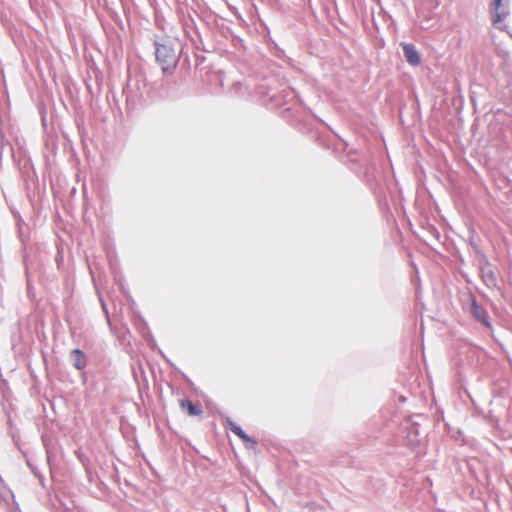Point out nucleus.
<instances>
[{
  "label": "nucleus",
  "instance_id": "5",
  "mask_svg": "<svg viewBox=\"0 0 512 512\" xmlns=\"http://www.w3.org/2000/svg\"><path fill=\"white\" fill-rule=\"evenodd\" d=\"M180 406L190 416H198L202 413L201 408H199L197 405H195L188 399L181 400Z\"/></svg>",
  "mask_w": 512,
  "mask_h": 512
},
{
  "label": "nucleus",
  "instance_id": "7",
  "mask_svg": "<svg viewBox=\"0 0 512 512\" xmlns=\"http://www.w3.org/2000/svg\"><path fill=\"white\" fill-rule=\"evenodd\" d=\"M506 16H507V13H501L499 11H495L493 19H492V23L494 25H497L500 22H502L505 19Z\"/></svg>",
  "mask_w": 512,
  "mask_h": 512
},
{
  "label": "nucleus",
  "instance_id": "9",
  "mask_svg": "<svg viewBox=\"0 0 512 512\" xmlns=\"http://www.w3.org/2000/svg\"><path fill=\"white\" fill-rule=\"evenodd\" d=\"M482 323H484L485 325H489V323L486 321V318L484 317L483 319H481Z\"/></svg>",
  "mask_w": 512,
  "mask_h": 512
},
{
  "label": "nucleus",
  "instance_id": "2",
  "mask_svg": "<svg viewBox=\"0 0 512 512\" xmlns=\"http://www.w3.org/2000/svg\"><path fill=\"white\" fill-rule=\"evenodd\" d=\"M228 427L229 429L235 434L237 435L243 442L244 444L246 445L247 448L249 449H255L256 448V445H257V442L252 439L251 437H249L242 429L241 427H239L237 424H235L234 422L232 421H228Z\"/></svg>",
  "mask_w": 512,
  "mask_h": 512
},
{
  "label": "nucleus",
  "instance_id": "8",
  "mask_svg": "<svg viewBox=\"0 0 512 512\" xmlns=\"http://www.w3.org/2000/svg\"><path fill=\"white\" fill-rule=\"evenodd\" d=\"M503 1L504 0H495L494 1V10L495 11H499V9L501 8V6L503 4Z\"/></svg>",
  "mask_w": 512,
  "mask_h": 512
},
{
  "label": "nucleus",
  "instance_id": "6",
  "mask_svg": "<svg viewBox=\"0 0 512 512\" xmlns=\"http://www.w3.org/2000/svg\"><path fill=\"white\" fill-rule=\"evenodd\" d=\"M73 356H74V366L79 370L83 369L86 366L85 354L81 350L75 349L73 351Z\"/></svg>",
  "mask_w": 512,
  "mask_h": 512
},
{
  "label": "nucleus",
  "instance_id": "1",
  "mask_svg": "<svg viewBox=\"0 0 512 512\" xmlns=\"http://www.w3.org/2000/svg\"><path fill=\"white\" fill-rule=\"evenodd\" d=\"M156 60L163 72H168L175 68L178 56L170 42H163L157 45Z\"/></svg>",
  "mask_w": 512,
  "mask_h": 512
},
{
  "label": "nucleus",
  "instance_id": "3",
  "mask_svg": "<svg viewBox=\"0 0 512 512\" xmlns=\"http://www.w3.org/2000/svg\"><path fill=\"white\" fill-rule=\"evenodd\" d=\"M228 427L229 429L235 434L237 435L243 442L244 444L246 445L247 448L249 449H255L256 448V445H257V442L252 439L251 437H249L242 429L241 427H239L237 424H235L234 422L232 421H228Z\"/></svg>",
  "mask_w": 512,
  "mask_h": 512
},
{
  "label": "nucleus",
  "instance_id": "4",
  "mask_svg": "<svg viewBox=\"0 0 512 512\" xmlns=\"http://www.w3.org/2000/svg\"><path fill=\"white\" fill-rule=\"evenodd\" d=\"M402 48L406 61L411 66H418L421 62V57L416 48L413 45L407 43L402 44Z\"/></svg>",
  "mask_w": 512,
  "mask_h": 512
}]
</instances>
